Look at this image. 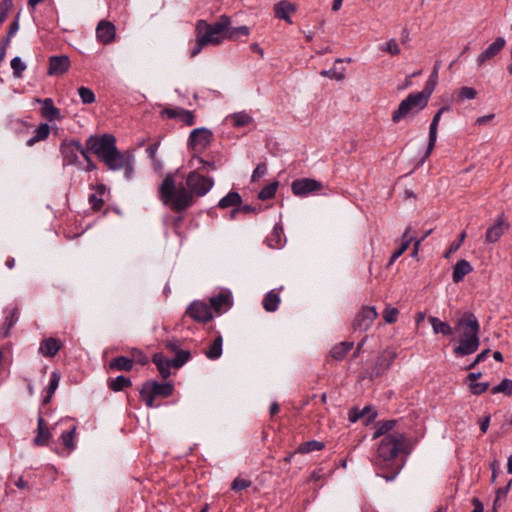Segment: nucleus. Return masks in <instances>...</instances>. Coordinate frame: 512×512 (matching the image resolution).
I'll use <instances>...</instances> for the list:
<instances>
[{"label": "nucleus", "mask_w": 512, "mask_h": 512, "mask_svg": "<svg viewBox=\"0 0 512 512\" xmlns=\"http://www.w3.org/2000/svg\"><path fill=\"white\" fill-rule=\"evenodd\" d=\"M50 134V126L47 123H41L35 130L33 137L27 140L26 145L31 147L37 142L46 140Z\"/></svg>", "instance_id": "36"}, {"label": "nucleus", "mask_w": 512, "mask_h": 512, "mask_svg": "<svg viewBox=\"0 0 512 512\" xmlns=\"http://www.w3.org/2000/svg\"><path fill=\"white\" fill-rule=\"evenodd\" d=\"M51 437L52 434L46 425V421L40 413L37 419V434L33 439V445L37 447L46 446L48 445Z\"/></svg>", "instance_id": "21"}, {"label": "nucleus", "mask_w": 512, "mask_h": 512, "mask_svg": "<svg viewBox=\"0 0 512 512\" xmlns=\"http://www.w3.org/2000/svg\"><path fill=\"white\" fill-rule=\"evenodd\" d=\"M511 486H512V480L510 479L509 482L503 486V487H499L496 489L495 491V496L498 498V499H505L507 497V494L509 493L510 489H511Z\"/></svg>", "instance_id": "61"}, {"label": "nucleus", "mask_w": 512, "mask_h": 512, "mask_svg": "<svg viewBox=\"0 0 512 512\" xmlns=\"http://www.w3.org/2000/svg\"><path fill=\"white\" fill-rule=\"evenodd\" d=\"M492 394L502 393L506 396L512 395V380L504 378L498 385L491 389Z\"/></svg>", "instance_id": "42"}, {"label": "nucleus", "mask_w": 512, "mask_h": 512, "mask_svg": "<svg viewBox=\"0 0 512 512\" xmlns=\"http://www.w3.org/2000/svg\"><path fill=\"white\" fill-rule=\"evenodd\" d=\"M428 105L417 93H410L402 100L398 108L393 111L391 120L393 123H399L407 117H414Z\"/></svg>", "instance_id": "7"}, {"label": "nucleus", "mask_w": 512, "mask_h": 512, "mask_svg": "<svg viewBox=\"0 0 512 512\" xmlns=\"http://www.w3.org/2000/svg\"><path fill=\"white\" fill-rule=\"evenodd\" d=\"M214 186V179L191 171L186 177V187L181 183L176 186L172 173H167L158 187V196L163 205L175 213H183L195 203L196 197L205 196Z\"/></svg>", "instance_id": "2"}, {"label": "nucleus", "mask_w": 512, "mask_h": 512, "mask_svg": "<svg viewBox=\"0 0 512 512\" xmlns=\"http://www.w3.org/2000/svg\"><path fill=\"white\" fill-rule=\"evenodd\" d=\"M490 387L489 382H475V383H469L468 388L469 392L472 395L479 396L486 392Z\"/></svg>", "instance_id": "49"}, {"label": "nucleus", "mask_w": 512, "mask_h": 512, "mask_svg": "<svg viewBox=\"0 0 512 512\" xmlns=\"http://www.w3.org/2000/svg\"><path fill=\"white\" fill-rule=\"evenodd\" d=\"M465 238H466V232L462 231L459 234L458 240L453 241L450 244V246L448 247V249L445 251V253L443 255L444 258H449L452 253H455L461 247V245L463 244Z\"/></svg>", "instance_id": "50"}, {"label": "nucleus", "mask_w": 512, "mask_h": 512, "mask_svg": "<svg viewBox=\"0 0 512 512\" xmlns=\"http://www.w3.org/2000/svg\"><path fill=\"white\" fill-rule=\"evenodd\" d=\"M399 310L395 307L386 306L382 312L383 319L388 324H393L397 321Z\"/></svg>", "instance_id": "48"}, {"label": "nucleus", "mask_w": 512, "mask_h": 512, "mask_svg": "<svg viewBox=\"0 0 512 512\" xmlns=\"http://www.w3.org/2000/svg\"><path fill=\"white\" fill-rule=\"evenodd\" d=\"M182 108H165L162 114L166 115L170 119L179 118Z\"/></svg>", "instance_id": "64"}, {"label": "nucleus", "mask_w": 512, "mask_h": 512, "mask_svg": "<svg viewBox=\"0 0 512 512\" xmlns=\"http://www.w3.org/2000/svg\"><path fill=\"white\" fill-rule=\"evenodd\" d=\"M506 41L503 37H497L477 58V64L482 66L488 60L494 58L505 46Z\"/></svg>", "instance_id": "19"}, {"label": "nucleus", "mask_w": 512, "mask_h": 512, "mask_svg": "<svg viewBox=\"0 0 512 512\" xmlns=\"http://www.w3.org/2000/svg\"><path fill=\"white\" fill-rule=\"evenodd\" d=\"M108 368L111 371L130 372L133 369V360L127 356H116L109 361Z\"/></svg>", "instance_id": "26"}, {"label": "nucleus", "mask_w": 512, "mask_h": 512, "mask_svg": "<svg viewBox=\"0 0 512 512\" xmlns=\"http://www.w3.org/2000/svg\"><path fill=\"white\" fill-rule=\"evenodd\" d=\"M280 301L279 293L275 289H272L264 296L262 302L263 308L267 312H275L278 309Z\"/></svg>", "instance_id": "34"}, {"label": "nucleus", "mask_w": 512, "mask_h": 512, "mask_svg": "<svg viewBox=\"0 0 512 512\" xmlns=\"http://www.w3.org/2000/svg\"><path fill=\"white\" fill-rule=\"evenodd\" d=\"M381 51L388 52L392 56H396V55L400 54V48L395 39L388 40L386 43V47L381 48Z\"/></svg>", "instance_id": "59"}, {"label": "nucleus", "mask_w": 512, "mask_h": 512, "mask_svg": "<svg viewBox=\"0 0 512 512\" xmlns=\"http://www.w3.org/2000/svg\"><path fill=\"white\" fill-rule=\"evenodd\" d=\"M179 119L186 124L187 126H192L195 124V115L192 111L186 110L184 108L181 109V114Z\"/></svg>", "instance_id": "56"}, {"label": "nucleus", "mask_w": 512, "mask_h": 512, "mask_svg": "<svg viewBox=\"0 0 512 512\" xmlns=\"http://www.w3.org/2000/svg\"><path fill=\"white\" fill-rule=\"evenodd\" d=\"M36 102L42 105L41 107V116L48 121H54L61 119L60 109L54 105V102L51 98L39 99L35 100Z\"/></svg>", "instance_id": "22"}, {"label": "nucleus", "mask_w": 512, "mask_h": 512, "mask_svg": "<svg viewBox=\"0 0 512 512\" xmlns=\"http://www.w3.org/2000/svg\"><path fill=\"white\" fill-rule=\"evenodd\" d=\"M185 315L199 323H207L213 319L211 308L202 301L191 302L185 311Z\"/></svg>", "instance_id": "13"}, {"label": "nucleus", "mask_w": 512, "mask_h": 512, "mask_svg": "<svg viewBox=\"0 0 512 512\" xmlns=\"http://www.w3.org/2000/svg\"><path fill=\"white\" fill-rule=\"evenodd\" d=\"M86 151L77 139H64L60 144V153L63 157V165H75L78 163V154Z\"/></svg>", "instance_id": "8"}, {"label": "nucleus", "mask_w": 512, "mask_h": 512, "mask_svg": "<svg viewBox=\"0 0 512 512\" xmlns=\"http://www.w3.org/2000/svg\"><path fill=\"white\" fill-rule=\"evenodd\" d=\"M242 196L237 191H230L227 195L221 198L217 204L220 209H227L229 207H237L242 204Z\"/></svg>", "instance_id": "31"}, {"label": "nucleus", "mask_w": 512, "mask_h": 512, "mask_svg": "<svg viewBox=\"0 0 512 512\" xmlns=\"http://www.w3.org/2000/svg\"><path fill=\"white\" fill-rule=\"evenodd\" d=\"M19 18H20V12L17 13V15L15 16V19L9 25L7 34H9L12 37L15 36V34L18 32V30L20 28Z\"/></svg>", "instance_id": "63"}, {"label": "nucleus", "mask_w": 512, "mask_h": 512, "mask_svg": "<svg viewBox=\"0 0 512 512\" xmlns=\"http://www.w3.org/2000/svg\"><path fill=\"white\" fill-rule=\"evenodd\" d=\"M320 74L322 76L329 77L330 79H335L338 81L343 80L345 78L344 70L342 69L339 71L335 67L329 70H322Z\"/></svg>", "instance_id": "53"}, {"label": "nucleus", "mask_w": 512, "mask_h": 512, "mask_svg": "<svg viewBox=\"0 0 512 512\" xmlns=\"http://www.w3.org/2000/svg\"><path fill=\"white\" fill-rule=\"evenodd\" d=\"M231 24L230 17L221 15L213 24H208L205 20H198L196 23V31L200 34L204 30V34L209 35L212 45H219L223 38H226L228 27Z\"/></svg>", "instance_id": "6"}, {"label": "nucleus", "mask_w": 512, "mask_h": 512, "mask_svg": "<svg viewBox=\"0 0 512 512\" xmlns=\"http://www.w3.org/2000/svg\"><path fill=\"white\" fill-rule=\"evenodd\" d=\"M62 348L63 343L60 339L49 337L41 341L39 353L45 357L53 358Z\"/></svg>", "instance_id": "20"}, {"label": "nucleus", "mask_w": 512, "mask_h": 512, "mask_svg": "<svg viewBox=\"0 0 512 512\" xmlns=\"http://www.w3.org/2000/svg\"><path fill=\"white\" fill-rule=\"evenodd\" d=\"M88 202L94 212L100 211L104 206L103 198L101 196L98 197L97 194H90L88 197Z\"/></svg>", "instance_id": "55"}, {"label": "nucleus", "mask_w": 512, "mask_h": 512, "mask_svg": "<svg viewBox=\"0 0 512 512\" xmlns=\"http://www.w3.org/2000/svg\"><path fill=\"white\" fill-rule=\"evenodd\" d=\"M130 358L133 360V364L137 363L142 366H145L148 364L149 359L148 356L139 348H131L130 351Z\"/></svg>", "instance_id": "45"}, {"label": "nucleus", "mask_w": 512, "mask_h": 512, "mask_svg": "<svg viewBox=\"0 0 512 512\" xmlns=\"http://www.w3.org/2000/svg\"><path fill=\"white\" fill-rule=\"evenodd\" d=\"M397 420H384L376 424L373 439L383 436L378 448L374 465L377 467V475L386 481H393L405 465V458L401 453L409 454V442L404 433H390L396 426Z\"/></svg>", "instance_id": "1"}, {"label": "nucleus", "mask_w": 512, "mask_h": 512, "mask_svg": "<svg viewBox=\"0 0 512 512\" xmlns=\"http://www.w3.org/2000/svg\"><path fill=\"white\" fill-rule=\"evenodd\" d=\"M353 346L354 342H340L339 344H336L332 347L330 350V356L337 361H341L346 357L348 351L351 350Z\"/></svg>", "instance_id": "33"}, {"label": "nucleus", "mask_w": 512, "mask_h": 512, "mask_svg": "<svg viewBox=\"0 0 512 512\" xmlns=\"http://www.w3.org/2000/svg\"><path fill=\"white\" fill-rule=\"evenodd\" d=\"M208 44H212V41L209 39V35L204 34L202 32L200 34L197 33V41H196L195 46L192 48V50L190 52V56L195 57L196 55H198L201 52L203 47Z\"/></svg>", "instance_id": "41"}, {"label": "nucleus", "mask_w": 512, "mask_h": 512, "mask_svg": "<svg viewBox=\"0 0 512 512\" xmlns=\"http://www.w3.org/2000/svg\"><path fill=\"white\" fill-rule=\"evenodd\" d=\"M284 235V230L281 224L276 223L273 227V231L266 238L267 245L271 248L279 249L283 247L286 239H282Z\"/></svg>", "instance_id": "28"}, {"label": "nucleus", "mask_w": 512, "mask_h": 512, "mask_svg": "<svg viewBox=\"0 0 512 512\" xmlns=\"http://www.w3.org/2000/svg\"><path fill=\"white\" fill-rule=\"evenodd\" d=\"M213 132L205 127L195 128L190 132L188 146L195 152L204 151L212 143Z\"/></svg>", "instance_id": "9"}, {"label": "nucleus", "mask_w": 512, "mask_h": 512, "mask_svg": "<svg viewBox=\"0 0 512 512\" xmlns=\"http://www.w3.org/2000/svg\"><path fill=\"white\" fill-rule=\"evenodd\" d=\"M436 85H437L436 82L427 80L423 90L420 92H416V93L422 98V100L424 102L428 103L429 98L431 97L432 93L434 92Z\"/></svg>", "instance_id": "51"}, {"label": "nucleus", "mask_w": 512, "mask_h": 512, "mask_svg": "<svg viewBox=\"0 0 512 512\" xmlns=\"http://www.w3.org/2000/svg\"><path fill=\"white\" fill-rule=\"evenodd\" d=\"M428 320L432 326L434 334H442L443 336H451L454 334V329L448 322H444L434 316H430Z\"/></svg>", "instance_id": "29"}, {"label": "nucleus", "mask_w": 512, "mask_h": 512, "mask_svg": "<svg viewBox=\"0 0 512 512\" xmlns=\"http://www.w3.org/2000/svg\"><path fill=\"white\" fill-rule=\"evenodd\" d=\"M250 34V28L246 25L239 27H228L226 39L236 41L241 37H248Z\"/></svg>", "instance_id": "39"}, {"label": "nucleus", "mask_w": 512, "mask_h": 512, "mask_svg": "<svg viewBox=\"0 0 512 512\" xmlns=\"http://www.w3.org/2000/svg\"><path fill=\"white\" fill-rule=\"evenodd\" d=\"M49 67L47 74L50 76L53 75H63L70 68V59L67 55H53L49 57Z\"/></svg>", "instance_id": "16"}, {"label": "nucleus", "mask_w": 512, "mask_h": 512, "mask_svg": "<svg viewBox=\"0 0 512 512\" xmlns=\"http://www.w3.org/2000/svg\"><path fill=\"white\" fill-rule=\"evenodd\" d=\"M233 305V299L230 291L221 292L210 298V308L217 314L229 310Z\"/></svg>", "instance_id": "18"}, {"label": "nucleus", "mask_w": 512, "mask_h": 512, "mask_svg": "<svg viewBox=\"0 0 512 512\" xmlns=\"http://www.w3.org/2000/svg\"><path fill=\"white\" fill-rule=\"evenodd\" d=\"M223 338L219 334L204 352L205 356L210 360H217L222 355Z\"/></svg>", "instance_id": "35"}, {"label": "nucleus", "mask_w": 512, "mask_h": 512, "mask_svg": "<svg viewBox=\"0 0 512 512\" xmlns=\"http://www.w3.org/2000/svg\"><path fill=\"white\" fill-rule=\"evenodd\" d=\"M273 10L276 18L291 24L290 15L296 12V6L288 0H282L274 4Z\"/></svg>", "instance_id": "23"}, {"label": "nucleus", "mask_w": 512, "mask_h": 512, "mask_svg": "<svg viewBox=\"0 0 512 512\" xmlns=\"http://www.w3.org/2000/svg\"><path fill=\"white\" fill-rule=\"evenodd\" d=\"M11 68L13 70V76L15 78H21L23 76V72L26 69V64L22 61L19 56H15L11 60Z\"/></svg>", "instance_id": "46"}, {"label": "nucleus", "mask_w": 512, "mask_h": 512, "mask_svg": "<svg viewBox=\"0 0 512 512\" xmlns=\"http://www.w3.org/2000/svg\"><path fill=\"white\" fill-rule=\"evenodd\" d=\"M113 134L90 135L85 144L111 171L124 170L126 180H131L134 174L135 158L130 150L119 151Z\"/></svg>", "instance_id": "3"}, {"label": "nucleus", "mask_w": 512, "mask_h": 512, "mask_svg": "<svg viewBox=\"0 0 512 512\" xmlns=\"http://www.w3.org/2000/svg\"><path fill=\"white\" fill-rule=\"evenodd\" d=\"M78 94L83 104H92L96 100L94 92L88 87H79Z\"/></svg>", "instance_id": "47"}, {"label": "nucleus", "mask_w": 512, "mask_h": 512, "mask_svg": "<svg viewBox=\"0 0 512 512\" xmlns=\"http://www.w3.org/2000/svg\"><path fill=\"white\" fill-rule=\"evenodd\" d=\"M473 271L472 265L465 259L457 261L453 267L452 281L459 283L463 281L464 277Z\"/></svg>", "instance_id": "27"}, {"label": "nucleus", "mask_w": 512, "mask_h": 512, "mask_svg": "<svg viewBox=\"0 0 512 512\" xmlns=\"http://www.w3.org/2000/svg\"><path fill=\"white\" fill-rule=\"evenodd\" d=\"M323 188V184L312 178L296 179L291 184L292 193L297 197H306L309 194L318 193Z\"/></svg>", "instance_id": "10"}, {"label": "nucleus", "mask_w": 512, "mask_h": 512, "mask_svg": "<svg viewBox=\"0 0 512 512\" xmlns=\"http://www.w3.org/2000/svg\"><path fill=\"white\" fill-rule=\"evenodd\" d=\"M19 312L17 308H14L10 311V313L5 318V325L7 327V331L10 330L18 321Z\"/></svg>", "instance_id": "57"}, {"label": "nucleus", "mask_w": 512, "mask_h": 512, "mask_svg": "<svg viewBox=\"0 0 512 512\" xmlns=\"http://www.w3.org/2000/svg\"><path fill=\"white\" fill-rule=\"evenodd\" d=\"M116 36L115 25L108 20H101L96 27L97 40L102 44H110Z\"/></svg>", "instance_id": "17"}, {"label": "nucleus", "mask_w": 512, "mask_h": 512, "mask_svg": "<svg viewBox=\"0 0 512 512\" xmlns=\"http://www.w3.org/2000/svg\"><path fill=\"white\" fill-rule=\"evenodd\" d=\"M60 379L61 373L58 370H54L51 372L49 385L46 388V395L42 399V405H47L50 403L55 391L59 386Z\"/></svg>", "instance_id": "30"}, {"label": "nucleus", "mask_w": 512, "mask_h": 512, "mask_svg": "<svg viewBox=\"0 0 512 512\" xmlns=\"http://www.w3.org/2000/svg\"><path fill=\"white\" fill-rule=\"evenodd\" d=\"M450 110V106H442L433 116L432 121L430 123L429 127V137H428V145L426 148V151L420 161V164H423L426 159L431 155L435 143L437 141V131H438V125L441 119V115Z\"/></svg>", "instance_id": "15"}, {"label": "nucleus", "mask_w": 512, "mask_h": 512, "mask_svg": "<svg viewBox=\"0 0 512 512\" xmlns=\"http://www.w3.org/2000/svg\"><path fill=\"white\" fill-rule=\"evenodd\" d=\"M279 182L273 181L270 184L264 186L259 192H258V199L261 201L270 200L275 197L276 191L278 189Z\"/></svg>", "instance_id": "40"}, {"label": "nucleus", "mask_w": 512, "mask_h": 512, "mask_svg": "<svg viewBox=\"0 0 512 512\" xmlns=\"http://www.w3.org/2000/svg\"><path fill=\"white\" fill-rule=\"evenodd\" d=\"M378 313L376 311V308L373 306H364L362 309L357 313L353 323L352 328L354 331H360L365 332L367 331L371 325L373 324L374 320L377 318Z\"/></svg>", "instance_id": "12"}, {"label": "nucleus", "mask_w": 512, "mask_h": 512, "mask_svg": "<svg viewBox=\"0 0 512 512\" xmlns=\"http://www.w3.org/2000/svg\"><path fill=\"white\" fill-rule=\"evenodd\" d=\"M180 344L181 341L177 338L168 339L164 342L165 348L175 353V357L171 359V364L175 369L181 368L192 358L191 352L181 349Z\"/></svg>", "instance_id": "11"}, {"label": "nucleus", "mask_w": 512, "mask_h": 512, "mask_svg": "<svg viewBox=\"0 0 512 512\" xmlns=\"http://www.w3.org/2000/svg\"><path fill=\"white\" fill-rule=\"evenodd\" d=\"M174 392V385L171 382L161 383L157 380H146L139 391L141 401L148 408L155 407V398H169Z\"/></svg>", "instance_id": "5"}, {"label": "nucleus", "mask_w": 512, "mask_h": 512, "mask_svg": "<svg viewBox=\"0 0 512 512\" xmlns=\"http://www.w3.org/2000/svg\"><path fill=\"white\" fill-rule=\"evenodd\" d=\"M235 127H244L253 122V118L246 112H237L231 116Z\"/></svg>", "instance_id": "44"}, {"label": "nucleus", "mask_w": 512, "mask_h": 512, "mask_svg": "<svg viewBox=\"0 0 512 512\" xmlns=\"http://www.w3.org/2000/svg\"><path fill=\"white\" fill-rule=\"evenodd\" d=\"M75 435H76V426H73L70 430L63 432L60 436L62 445L69 450L75 449V443H74Z\"/></svg>", "instance_id": "43"}, {"label": "nucleus", "mask_w": 512, "mask_h": 512, "mask_svg": "<svg viewBox=\"0 0 512 512\" xmlns=\"http://www.w3.org/2000/svg\"><path fill=\"white\" fill-rule=\"evenodd\" d=\"M266 173H267V165H266V163L265 162H261V163L257 164L256 168L254 169V171L252 173L251 181L252 182L257 181L258 179L263 177Z\"/></svg>", "instance_id": "58"}, {"label": "nucleus", "mask_w": 512, "mask_h": 512, "mask_svg": "<svg viewBox=\"0 0 512 512\" xmlns=\"http://www.w3.org/2000/svg\"><path fill=\"white\" fill-rule=\"evenodd\" d=\"M455 328L462 330L459 344L453 349L455 356L464 357L475 353L480 346V324L475 314L465 311L457 320Z\"/></svg>", "instance_id": "4"}, {"label": "nucleus", "mask_w": 512, "mask_h": 512, "mask_svg": "<svg viewBox=\"0 0 512 512\" xmlns=\"http://www.w3.org/2000/svg\"><path fill=\"white\" fill-rule=\"evenodd\" d=\"M159 145L160 143L159 142H155V143H152L150 144L147 148H146V153L148 155V157L152 160V162L156 165V164H159V160L158 158L156 157V153H157V150L159 148Z\"/></svg>", "instance_id": "60"}, {"label": "nucleus", "mask_w": 512, "mask_h": 512, "mask_svg": "<svg viewBox=\"0 0 512 512\" xmlns=\"http://www.w3.org/2000/svg\"><path fill=\"white\" fill-rule=\"evenodd\" d=\"M362 417H363V412H361L358 407L351 408L349 413H348V420L351 423L357 422Z\"/></svg>", "instance_id": "62"}, {"label": "nucleus", "mask_w": 512, "mask_h": 512, "mask_svg": "<svg viewBox=\"0 0 512 512\" xmlns=\"http://www.w3.org/2000/svg\"><path fill=\"white\" fill-rule=\"evenodd\" d=\"M152 362L156 365L157 370L163 379L170 377V368L173 367L171 364V359H167L161 352H157L153 354Z\"/></svg>", "instance_id": "24"}, {"label": "nucleus", "mask_w": 512, "mask_h": 512, "mask_svg": "<svg viewBox=\"0 0 512 512\" xmlns=\"http://www.w3.org/2000/svg\"><path fill=\"white\" fill-rule=\"evenodd\" d=\"M411 227H407L401 238L400 246L392 253L387 267H390L410 246L413 237L410 235Z\"/></svg>", "instance_id": "25"}, {"label": "nucleus", "mask_w": 512, "mask_h": 512, "mask_svg": "<svg viewBox=\"0 0 512 512\" xmlns=\"http://www.w3.org/2000/svg\"><path fill=\"white\" fill-rule=\"evenodd\" d=\"M324 447H325V444L323 442L317 441V440H310V441L301 443L297 447L295 453L307 454L312 451H320Z\"/></svg>", "instance_id": "37"}, {"label": "nucleus", "mask_w": 512, "mask_h": 512, "mask_svg": "<svg viewBox=\"0 0 512 512\" xmlns=\"http://www.w3.org/2000/svg\"><path fill=\"white\" fill-rule=\"evenodd\" d=\"M477 95V91L473 87L463 86L458 91V101H463L465 99H474Z\"/></svg>", "instance_id": "52"}, {"label": "nucleus", "mask_w": 512, "mask_h": 512, "mask_svg": "<svg viewBox=\"0 0 512 512\" xmlns=\"http://www.w3.org/2000/svg\"><path fill=\"white\" fill-rule=\"evenodd\" d=\"M503 235L502 222L498 221L494 225L490 226L485 234V240L487 243H495Z\"/></svg>", "instance_id": "38"}, {"label": "nucleus", "mask_w": 512, "mask_h": 512, "mask_svg": "<svg viewBox=\"0 0 512 512\" xmlns=\"http://www.w3.org/2000/svg\"><path fill=\"white\" fill-rule=\"evenodd\" d=\"M397 353L394 349L387 348L385 349L378 357L373 366L370 378H378L382 376L391 366L393 361L396 359Z\"/></svg>", "instance_id": "14"}, {"label": "nucleus", "mask_w": 512, "mask_h": 512, "mask_svg": "<svg viewBox=\"0 0 512 512\" xmlns=\"http://www.w3.org/2000/svg\"><path fill=\"white\" fill-rule=\"evenodd\" d=\"M251 484L252 482L248 479L236 477L231 484V489L234 491H242L249 488Z\"/></svg>", "instance_id": "54"}, {"label": "nucleus", "mask_w": 512, "mask_h": 512, "mask_svg": "<svg viewBox=\"0 0 512 512\" xmlns=\"http://www.w3.org/2000/svg\"><path fill=\"white\" fill-rule=\"evenodd\" d=\"M107 386L113 392H120L126 388H130L132 386V380L125 375H119L116 378H108Z\"/></svg>", "instance_id": "32"}]
</instances>
